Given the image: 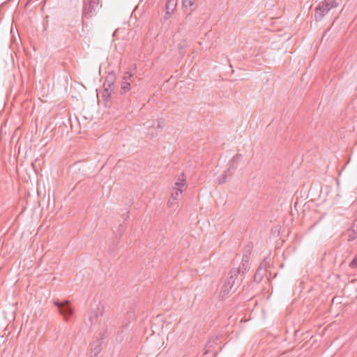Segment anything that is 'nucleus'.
Here are the masks:
<instances>
[{
	"label": "nucleus",
	"instance_id": "obj_16",
	"mask_svg": "<svg viewBox=\"0 0 357 357\" xmlns=\"http://www.w3.org/2000/svg\"><path fill=\"white\" fill-rule=\"evenodd\" d=\"M132 87V86L129 84V82H126V81L122 79L121 84L120 93L121 95L126 94L131 89Z\"/></svg>",
	"mask_w": 357,
	"mask_h": 357
},
{
	"label": "nucleus",
	"instance_id": "obj_12",
	"mask_svg": "<svg viewBox=\"0 0 357 357\" xmlns=\"http://www.w3.org/2000/svg\"><path fill=\"white\" fill-rule=\"evenodd\" d=\"M112 333V328H109L107 326L102 327L98 333L97 339L104 340Z\"/></svg>",
	"mask_w": 357,
	"mask_h": 357
},
{
	"label": "nucleus",
	"instance_id": "obj_17",
	"mask_svg": "<svg viewBox=\"0 0 357 357\" xmlns=\"http://www.w3.org/2000/svg\"><path fill=\"white\" fill-rule=\"evenodd\" d=\"M159 134V131L155 128L154 125L152 126L151 128H149V131L147 132V137L152 139Z\"/></svg>",
	"mask_w": 357,
	"mask_h": 357
},
{
	"label": "nucleus",
	"instance_id": "obj_1",
	"mask_svg": "<svg viewBox=\"0 0 357 357\" xmlns=\"http://www.w3.org/2000/svg\"><path fill=\"white\" fill-rule=\"evenodd\" d=\"M338 6L336 0H324L319 3L314 10V20L321 21L324 17L333 8Z\"/></svg>",
	"mask_w": 357,
	"mask_h": 357
},
{
	"label": "nucleus",
	"instance_id": "obj_19",
	"mask_svg": "<svg viewBox=\"0 0 357 357\" xmlns=\"http://www.w3.org/2000/svg\"><path fill=\"white\" fill-rule=\"evenodd\" d=\"M165 126V120L163 119H160L158 120L157 121V130L159 131V132H161V130H162V128H164Z\"/></svg>",
	"mask_w": 357,
	"mask_h": 357
},
{
	"label": "nucleus",
	"instance_id": "obj_2",
	"mask_svg": "<svg viewBox=\"0 0 357 357\" xmlns=\"http://www.w3.org/2000/svg\"><path fill=\"white\" fill-rule=\"evenodd\" d=\"M99 4L100 0H83L82 20L91 19L96 15L101 7Z\"/></svg>",
	"mask_w": 357,
	"mask_h": 357
},
{
	"label": "nucleus",
	"instance_id": "obj_13",
	"mask_svg": "<svg viewBox=\"0 0 357 357\" xmlns=\"http://www.w3.org/2000/svg\"><path fill=\"white\" fill-rule=\"evenodd\" d=\"M185 186V176L184 173H181L178 175L176 182L174 183L173 188H179L183 189Z\"/></svg>",
	"mask_w": 357,
	"mask_h": 357
},
{
	"label": "nucleus",
	"instance_id": "obj_18",
	"mask_svg": "<svg viewBox=\"0 0 357 357\" xmlns=\"http://www.w3.org/2000/svg\"><path fill=\"white\" fill-rule=\"evenodd\" d=\"M270 259L268 258H265L264 261L261 263L259 267L264 268L266 272L267 269L271 266Z\"/></svg>",
	"mask_w": 357,
	"mask_h": 357
},
{
	"label": "nucleus",
	"instance_id": "obj_4",
	"mask_svg": "<svg viewBox=\"0 0 357 357\" xmlns=\"http://www.w3.org/2000/svg\"><path fill=\"white\" fill-rule=\"evenodd\" d=\"M236 271H230L229 273V276L227 278L225 284H223L222 287V290L220 292L221 297L223 298L226 296H227L231 289L234 287L235 283H238L239 280H242V278H240L238 280V277L235 275Z\"/></svg>",
	"mask_w": 357,
	"mask_h": 357
},
{
	"label": "nucleus",
	"instance_id": "obj_14",
	"mask_svg": "<svg viewBox=\"0 0 357 357\" xmlns=\"http://www.w3.org/2000/svg\"><path fill=\"white\" fill-rule=\"evenodd\" d=\"M137 76L134 74H132L128 71L123 73V75L122 77V79L126 81V82H129V84L132 86Z\"/></svg>",
	"mask_w": 357,
	"mask_h": 357
},
{
	"label": "nucleus",
	"instance_id": "obj_21",
	"mask_svg": "<svg viewBox=\"0 0 357 357\" xmlns=\"http://www.w3.org/2000/svg\"><path fill=\"white\" fill-rule=\"evenodd\" d=\"M349 266L351 268H357V253L356 255L353 258L351 261L349 263Z\"/></svg>",
	"mask_w": 357,
	"mask_h": 357
},
{
	"label": "nucleus",
	"instance_id": "obj_7",
	"mask_svg": "<svg viewBox=\"0 0 357 357\" xmlns=\"http://www.w3.org/2000/svg\"><path fill=\"white\" fill-rule=\"evenodd\" d=\"M54 305L58 307L61 314L64 316L66 319L73 314V309L69 305L68 301L60 303L59 301H54Z\"/></svg>",
	"mask_w": 357,
	"mask_h": 357
},
{
	"label": "nucleus",
	"instance_id": "obj_24",
	"mask_svg": "<svg viewBox=\"0 0 357 357\" xmlns=\"http://www.w3.org/2000/svg\"><path fill=\"white\" fill-rule=\"evenodd\" d=\"M98 354H96L95 353H93V354L91 353L90 357H98Z\"/></svg>",
	"mask_w": 357,
	"mask_h": 357
},
{
	"label": "nucleus",
	"instance_id": "obj_6",
	"mask_svg": "<svg viewBox=\"0 0 357 357\" xmlns=\"http://www.w3.org/2000/svg\"><path fill=\"white\" fill-rule=\"evenodd\" d=\"M103 312H104V306L100 304H99L96 307V308L92 309L90 312L89 317V320L90 321L91 324L93 325V324H96L98 321L99 317H102Z\"/></svg>",
	"mask_w": 357,
	"mask_h": 357
},
{
	"label": "nucleus",
	"instance_id": "obj_10",
	"mask_svg": "<svg viewBox=\"0 0 357 357\" xmlns=\"http://www.w3.org/2000/svg\"><path fill=\"white\" fill-rule=\"evenodd\" d=\"M348 241H353L357 238V222H355L347 230Z\"/></svg>",
	"mask_w": 357,
	"mask_h": 357
},
{
	"label": "nucleus",
	"instance_id": "obj_11",
	"mask_svg": "<svg viewBox=\"0 0 357 357\" xmlns=\"http://www.w3.org/2000/svg\"><path fill=\"white\" fill-rule=\"evenodd\" d=\"M176 0H168L166 2L165 10L167 16H169L173 13L176 7ZM166 18H167V17H166Z\"/></svg>",
	"mask_w": 357,
	"mask_h": 357
},
{
	"label": "nucleus",
	"instance_id": "obj_5",
	"mask_svg": "<svg viewBox=\"0 0 357 357\" xmlns=\"http://www.w3.org/2000/svg\"><path fill=\"white\" fill-rule=\"evenodd\" d=\"M241 154L235 155L232 159L229 162V167L227 171H224V172L217 178V183L218 185L223 184L227 181V172H229L230 169L236 168L234 166L235 162L240 158H241Z\"/></svg>",
	"mask_w": 357,
	"mask_h": 357
},
{
	"label": "nucleus",
	"instance_id": "obj_8",
	"mask_svg": "<svg viewBox=\"0 0 357 357\" xmlns=\"http://www.w3.org/2000/svg\"><path fill=\"white\" fill-rule=\"evenodd\" d=\"M249 263V256L248 255H244L241 259V264L238 267L232 268L231 271H236L235 275L238 277V275L241 276V275L244 274L246 271Z\"/></svg>",
	"mask_w": 357,
	"mask_h": 357
},
{
	"label": "nucleus",
	"instance_id": "obj_23",
	"mask_svg": "<svg viewBox=\"0 0 357 357\" xmlns=\"http://www.w3.org/2000/svg\"><path fill=\"white\" fill-rule=\"evenodd\" d=\"M256 273L260 274V276L264 278V275L266 274V271H265L264 268H262L259 266V268H257V270L256 271Z\"/></svg>",
	"mask_w": 357,
	"mask_h": 357
},
{
	"label": "nucleus",
	"instance_id": "obj_20",
	"mask_svg": "<svg viewBox=\"0 0 357 357\" xmlns=\"http://www.w3.org/2000/svg\"><path fill=\"white\" fill-rule=\"evenodd\" d=\"M195 0H183V7L185 8H190L193 6Z\"/></svg>",
	"mask_w": 357,
	"mask_h": 357
},
{
	"label": "nucleus",
	"instance_id": "obj_15",
	"mask_svg": "<svg viewBox=\"0 0 357 357\" xmlns=\"http://www.w3.org/2000/svg\"><path fill=\"white\" fill-rule=\"evenodd\" d=\"M91 354L95 353L96 354H99L102 351L101 342L100 340L97 339L96 341L93 342L91 347Z\"/></svg>",
	"mask_w": 357,
	"mask_h": 357
},
{
	"label": "nucleus",
	"instance_id": "obj_3",
	"mask_svg": "<svg viewBox=\"0 0 357 357\" xmlns=\"http://www.w3.org/2000/svg\"><path fill=\"white\" fill-rule=\"evenodd\" d=\"M116 79V74L114 71L109 72L105 77L103 83L104 93L102 94V97L106 101L109 100L112 92L114 91V83Z\"/></svg>",
	"mask_w": 357,
	"mask_h": 357
},
{
	"label": "nucleus",
	"instance_id": "obj_9",
	"mask_svg": "<svg viewBox=\"0 0 357 357\" xmlns=\"http://www.w3.org/2000/svg\"><path fill=\"white\" fill-rule=\"evenodd\" d=\"M176 191L174 192H172L171 195V197L167 202V206L168 207H172L174 205H175L177 202L178 197L180 194L182 193L183 189L176 188H175Z\"/></svg>",
	"mask_w": 357,
	"mask_h": 357
},
{
	"label": "nucleus",
	"instance_id": "obj_22",
	"mask_svg": "<svg viewBox=\"0 0 357 357\" xmlns=\"http://www.w3.org/2000/svg\"><path fill=\"white\" fill-rule=\"evenodd\" d=\"M263 278L260 276V274L256 273L254 275V281L259 283L262 280Z\"/></svg>",
	"mask_w": 357,
	"mask_h": 357
}]
</instances>
